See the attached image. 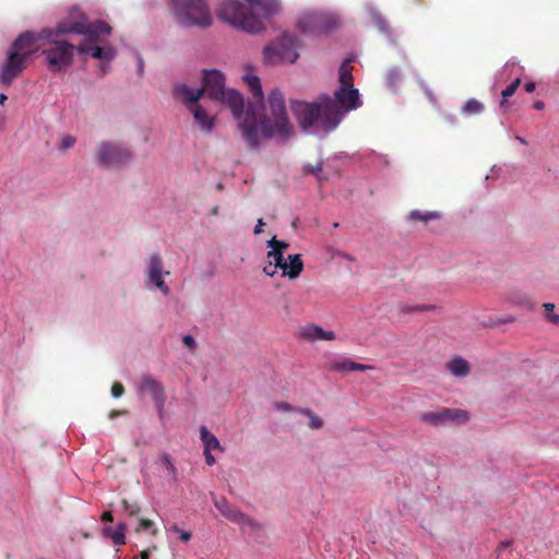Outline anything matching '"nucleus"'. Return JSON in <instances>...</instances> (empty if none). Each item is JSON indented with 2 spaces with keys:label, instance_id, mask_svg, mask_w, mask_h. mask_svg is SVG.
I'll return each instance as SVG.
<instances>
[{
  "label": "nucleus",
  "instance_id": "0e129e2a",
  "mask_svg": "<svg viewBox=\"0 0 559 559\" xmlns=\"http://www.w3.org/2000/svg\"><path fill=\"white\" fill-rule=\"evenodd\" d=\"M515 139L523 145L527 144L526 140L520 135H516Z\"/></svg>",
  "mask_w": 559,
  "mask_h": 559
},
{
  "label": "nucleus",
  "instance_id": "69168bd1",
  "mask_svg": "<svg viewBox=\"0 0 559 559\" xmlns=\"http://www.w3.org/2000/svg\"><path fill=\"white\" fill-rule=\"evenodd\" d=\"M218 211H219V207L216 205V206H214V207L211 210V214H212V215H217V214H218Z\"/></svg>",
  "mask_w": 559,
  "mask_h": 559
},
{
  "label": "nucleus",
  "instance_id": "8fccbe9b",
  "mask_svg": "<svg viewBox=\"0 0 559 559\" xmlns=\"http://www.w3.org/2000/svg\"><path fill=\"white\" fill-rule=\"evenodd\" d=\"M277 269H280V266H276V263L270 261L269 264L263 267V273L273 277L276 274Z\"/></svg>",
  "mask_w": 559,
  "mask_h": 559
},
{
  "label": "nucleus",
  "instance_id": "aec40b11",
  "mask_svg": "<svg viewBox=\"0 0 559 559\" xmlns=\"http://www.w3.org/2000/svg\"><path fill=\"white\" fill-rule=\"evenodd\" d=\"M174 96L180 99L189 108V106L200 105L198 100L204 94L202 88H192L186 84H178L174 87Z\"/></svg>",
  "mask_w": 559,
  "mask_h": 559
},
{
  "label": "nucleus",
  "instance_id": "9b49d317",
  "mask_svg": "<svg viewBox=\"0 0 559 559\" xmlns=\"http://www.w3.org/2000/svg\"><path fill=\"white\" fill-rule=\"evenodd\" d=\"M418 418L426 425L441 427L452 424H464L469 419V414L461 408L440 407L435 411L423 412Z\"/></svg>",
  "mask_w": 559,
  "mask_h": 559
},
{
  "label": "nucleus",
  "instance_id": "2eb2a0df",
  "mask_svg": "<svg viewBox=\"0 0 559 559\" xmlns=\"http://www.w3.org/2000/svg\"><path fill=\"white\" fill-rule=\"evenodd\" d=\"M26 61L8 50V57L0 69V83L10 85L25 69Z\"/></svg>",
  "mask_w": 559,
  "mask_h": 559
},
{
  "label": "nucleus",
  "instance_id": "37998d69",
  "mask_svg": "<svg viewBox=\"0 0 559 559\" xmlns=\"http://www.w3.org/2000/svg\"><path fill=\"white\" fill-rule=\"evenodd\" d=\"M274 408L277 411V412H286V413H298V409L300 407H296V406H293L292 404L289 403H286V402H277L274 404Z\"/></svg>",
  "mask_w": 559,
  "mask_h": 559
},
{
  "label": "nucleus",
  "instance_id": "2f4dec72",
  "mask_svg": "<svg viewBox=\"0 0 559 559\" xmlns=\"http://www.w3.org/2000/svg\"><path fill=\"white\" fill-rule=\"evenodd\" d=\"M160 465L165 467L166 472H167V477H169V479L171 481H176L177 480V477H178V471H177V467L174 465V463L171 462V457L169 454L165 453L162 455L160 457V461H159Z\"/></svg>",
  "mask_w": 559,
  "mask_h": 559
},
{
  "label": "nucleus",
  "instance_id": "79ce46f5",
  "mask_svg": "<svg viewBox=\"0 0 559 559\" xmlns=\"http://www.w3.org/2000/svg\"><path fill=\"white\" fill-rule=\"evenodd\" d=\"M401 311L403 312H412V311H426L435 309V306H425V305H416V306H409L406 304L401 305Z\"/></svg>",
  "mask_w": 559,
  "mask_h": 559
},
{
  "label": "nucleus",
  "instance_id": "f03ea898",
  "mask_svg": "<svg viewBox=\"0 0 559 559\" xmlns=\"http://www.w3.org/2000/svg\"><path fill=\"white\" fill-rule=\"evenodd\" d=\"M202 81L204 94L210 99L226 104L230 108L248 146L253 150L258 148L259 139L255 111L260 106L249 104L245 108L243 96L236 90H227L225 87V76L219 70H204Z\"/></svg>",
  "mask_w": 559,
  "mask_h": 559
},
{
  "label": "nucleus",
  "instance_id": "9d476101",
  "mask_svg": "<svg viewBox=\"0 0 559 559\" xmlns=\"http://www.w3.org/2000/svg\"><path fill=\"white\" fill-rule=\"evenodd\" d=\"M169 271L164 269L163 258L159 253L154 252L148 257L144 271V283L148 289H156L163 296L170 294V288L166 284L164 276L169 275Z\"/></svg>",
  "mask_w": 559,
  "mask_h": 559
},
{
  "label": "nucleus",
  "instance_id": "e2e57ef3",
  "mask_svg": "<svg viewBox=\"0 0 559 559\" xmlns=\"http://www.w3.org/2000/svg\"><path fill=\"white\" fill-rule=\"evenodd\" d=\"M7 99H8V96L3 93H0V105L3 106Z\"/></svg>",
  "mask_w": 559,
  "mask_h": 559
},
{
  "label": "nucleus",
  "instance_id": "09e8293b",
  "mask_svg": "<svg viewBox=\"0 0 559 559\" xmlns=\"http://www.w3.org/2000/svg\"><path fill=\"white\" fill-rule=\"evenodd\" d=\"M182 343L190 350H193L197 347V342H195L194 337L190 334L183 335Z\"/></svg>",
  "mask_w": 559,
  "mask_h": 559
},
{
  "label": "nucleus",
  "instance_id": "5fc2aeb1",
  "mask_svg": "<svg viewBox=\"0 0 559 559\" xmlns=\"http://www.w3.org/2000/svg\"><path fill=\"white\" fill-rule=\"evenodd\" d=\"M205 462L209 466H212L215 463V457L212 454V451L204 452Z\"/></svg>",
  "mask_w": 559,
  "mask_h": 559
},
{
  "label": "nucleus",
  "instance_id": "dca6fc26",
  "mask_svg": "<svg viewBox=\"0 0 559 559\" xmlns=\"http://www.w3.org/2000/svg\"><path fill=\"white\" fill-rule=\"evenodd\" d=\"M139 390L147 392L153 399L157 409L163 411L165 405V392L163 385L150 374H144L139 383Z\"/></svg>",
  "mask_w": 559,
  "mask_h": 559
},
{
  "label": "nucleus",
  "instance_id": "0eeeda50",
  "mask_svg": "<svg viewBox=\"0 0 559 559\" xmlns=\"http://www.w3.org/2000/svg\"><path fill=\"white\" fill-rule=\"evenodd\" d=\"M298 47L297 37L285 33L264 47L263 61L270 66L295 63L299 58Z\"/></svg>",
  "mask_w": 559,
  "mask_h": 559
},
{
  "label": "nucleus",
  "instance_id": "c756f323",
  "mask_svg": "<svg viewBox=\"0 0 559 559\" xmlns=\"http://www.w3.org/2000/svg\"><path fill=\"white\" fill-rule=\"evenodd\" d=\"M298 414L308 417V426L311 429L319 430L323 427V420L310 408L301 407L298 409Z\"/></svg>",
  "mask_w": 559,
  "mask_h": 559
},
{
  "label": "nucleus",
  "instance_id": "a19ab883",
  "mask_svg": "<svg viewBox=\"0 0 559 559\" xmlns=\"http://www.w3.org/2000/svg\"><path fill=\"white\" fill-rule=\"evenodd\" d=\"M510 301L513 305H515L518 307H522V308H524L526 310H530V311H532L534 309L533 301L528 297H526V296L520 297L518 299H510Z\"/></svg>",
  "mask_w": 559,
  "mask_h": 559
},
{
  "label": "nucleus",
  "instance_id": "1a4fd4ad",
  "mask_svg": "<svg viewBox=\"0 0 559 559\" xmlns=\"http://www.w3.org/2000/svg\"><path fill=\"white\" fill-rule=\"evenodd\" d=\"M340 16L331 11L308 10L298 19L297 27L305 34H323L337 27Z\"/></svg>",
  "mask_w": 559,
  "mask_h": 559
},
{
  "label": "nucleus",
  "instance_id": "c85d7f7f",
  "mask_svg": "<svg viewBox=\"0 0 559 559\" xmlns=\"http://www.w3.org/2000/svg\"><path fill=\"white\" fill-rule=\"evenodd\" d=\"M440 218V213L437 211H419L413 210L408 214V219L412 222H428L431 219Z\"/></svg>",
  "mask_w": 559,
  "mask_h": 559
},
{
  "label": "nucleus",
  "instance_id": "a18cd8bd",
  "mask_svg": "<svg viewBox=\"0 0 559 559\" xmlns=\"http://www.w3.org/2000/svg\"><path fill=\"white\" fill-rule=\"evenodd\" d=\"M515 321V317L513 316H508L506 318H502V319H498V320H490L489 323L487 324L488 326H497V325H500V324H508V323H513Z\"/></svg>",
  "mask_w": 559,
  "mask_h": 559
},
{
  "label": "nucleus",
  "instance_id": "680f3d73",
  "mask_svg": "<svg viewBox=\"0 0 559 559\" xmlns=\"http://www.w3.org/2000/svg\"><path fill=\"white\" fill-rule=\"evenodd\" d=\"M511 543H512L511 540H506V542L500 543L499 548H498L499 552H500L502 549H504V548L509 547V546L511 545Z\"/></svg>",
  "mask_w": 559,
  "mask_h": 559
},
{
  "label": "nucleus",
  "instance_id": "6e6552de",
  "mask_svg": "<svg viewBox=\"0 0 559 559\" xmlns=\"http://www.w3.org/2000/svg\"><path fill=\"white\" fill-rule=\"evenodd\" d=\"M132 158L128 146L120 142L104 140L100 141L94 154L95 163L100 168H120Z\"/></svg>",
  "mask_w": 559,
  "mask_h": 559
},
{
  "label": "nucleus",
  "instance_id": "a211bd4d",
  "mask_svg": "<svg viewBox=\"0 0 559 559\" xmlns=\"http://www.w3.org/2000/svg\"><path fill=\"white\" fill-rule=\"evenodd\" d=\"M298 336L307 342L332 341L335 338L333 331H325L320 325L308 323L299 329Z\"/></svg>",
  "mask_w": 559,
  "mask_h": 559
},
{
  "label": "nucleus",
  "instance_id": "f3484780",
  "mask_svg": "<svg viewBox=\"0 0 559 559\" xmlns=\"http://www.w3.org/2000/svg\"><path fill=\"white\" fill-rule=\"evenodd\" d=\"M87 17L86 15L76 7H73L69 10L67 16L61 19L55 28H51L52 32H56L60 35L64 34H76L74 29L76 23L86 24Z\"/></svg>",
  "mask_w": 559,
  "mask_h": 559
},
{
  "label": "nucleus",
  "instance_id": "c9c22d12",
  "mask_svg": "<svg viewBox=\"0 0 559 559\" xmlns=\"http://www.w3.org/2000/svg\"><path fill=\"white\" fill-rule=\"evenodd\" d=\"M543 307L546 311V319L550 323L559 326V314L554 312V310L556 308L555 304L554 302H544Z\"/></svg>",
  "mask_w": 559,
  "mask_h": 559
},
{
  "label": "nucleus",
  "instance_id": "5701e85b",
  "mask_svg": "<svg viewBox=\"0 0 559 559\" xmlns=\"http://www.w3.org/2000/svg\"><path fill=\"white\" fill-rule=\"evenodd\" d=\"M243 80H245L246 84L248 85L249 90L251 91L252 96L254 98V100H252V102L249 100L247 103V105H245V108L249 104L261 106L255 111V115H257L263 108V99H264V95H263V91H262V85H261L260 79H259V76H257L254 74H247V75H245Z\"/></svg>",
  "mask_w": 559,
  "mask_h": 559
},
{
  "label": "nucleus",
  "instance_id": "f704fd0d",
  "mask_svg": "<svg viewBox=\"0 0 559 559\" xmlns=\"http://www.w3.org/2000/svg\"><path fill=\"white\" fill-rule=\"evenodd\" d=\"M462 110L465 115H468V116L478 115L484 110V105L475 98H469L466 100Z\"/></svg>",
  "mask_w": 559,
  "mask_h": 559
},
{
  "label": "nucleus",
  "instance_id": "3c124183",
  "mask_svg": "<svg viewBox=\"0 0 559 559\" xmlns=\"http://www.w3.org/2000/svg\"><path fill=\"white\" fill-rule=\"evenodd\" d=\"M123 392H124V389L121 383L115 382L112 384L111 394L114 397L118 399V397L122 396Z\"/></svg>",
  "mask_w": 559,
  "mask_h": 559
},
{
  "label": "nucleus",
  "instance_id": "a878e982",
  "mask_svg": "<svg viewBox=\"0 0 559 559\" xmlns=\"http://www.w3.org/2000/svg\"><path fill=\"white\" fill-rule=\"evenodd\" d=\"M367 9L379 31L383 33L391 43H395L394 32L389 26L386 20L372 5H368Z\"/></svg>",
  "mask_w": 559,
  "mask_h": 559
},
{
  "label": "nucleus",
  "instance_id": "423d86ee",
  "mask_svg": "<svg viewBox=\"0 0 559 559\" xmlns=\"http://www.w3.org/2000/svg\"><path fill=\"white\" fill-rule=\"evenodd\" d=\"M217 15L236 28L250 34H258L264 29L262 19L237 0L224 1L217 10Z\"/></svg>",
  "mask_w": 559,
  "mask_h": 559
},
{
  "label": "nucleus",
  "instance_id": "bf43d9fd",
  "mask_svg": "<svg viewBox=\"0 0 559 559\" xmlns=\"http://www.w3.org/2000/svg\"><path fill=\"white\" fill-rule=\"evenodd\" d=\"M533 107L536 110H542L545 107V104L542 100H538L533 104Z\"/></svg>",
  "mask_w": 559,
  "mask_h": 559
},
{
  "label": "nucleus",
  "instance_id": "4468645a",
  "mask_svg": "<svg viewBox=\"0 0 559 559\" xmlns=\"http://www.w3.org/2000/svg\"><path fill=\"white\" fill-rule=\"evenodd\" d=\"M78 52L80 55H90L93 59H98L103 61V63L99 66L100 75H105L108 73L110 69L108 63L111 62L117 56V50L111 45H107L104 47L80 45L78 46Z\"/></svg>",
  "mask_w": 559,
  "mask_h": 559
},
{
  "label": "nucleus",
  "instance_id": "412c9836",
  "mask_svg": "<svg viewBox=\"0 0 559 559\" xmlns=\"http://www.w3.org/2000/svg\"><path fill=\"white\" fill-rule=\"evenodd\" d=\"M504 70H510L511 73L516 74V78L502 91V100L500 103V106L503 107L507 103V99L511 97L516 90L519 88L521 84V74H522V68L513 60H510L506 63Z\"/></svg>",
  "mask_w": 559,
  "mask_h": 559
},
{
  "label": "nucleus",
  "instance_id": "e433bc0d",
  "mask_svg": "<svg viewBox=\"0 0 559 559\" xmlns=\"http://www.w3.org/2000/svg\"><path fill=\"white\" fill-rule=\"evenodd\" d=\"M401 80V71L397 68H392L386 74V84L390 88H395Z\"/></svg>",
  "mask_w": 559,
  "mask_h": 559
},
{
  "label": "nucleus",
  "instance_id": "cd10ccee",
  "mask_svg": "<svg viewBox=\"0 0 559 559\" xmlns=\"http://www.w3.org/2000/svg\"><path fill=\"white\" fill-rule=\"evenodd\" d=\"M449 371L459 378H464L469 373V364L462 357H456L448 362Z\"/></svg>",
  "mask_w": 559,
  "mask_h": 559
},
{
  "label": "nucleus",
  "instance_id": "338daca9",
  "mask_svg": "<svg viewBox=\"0 0 559 559\" xmlns=\"http://www.w3.org/2000/svg\"><path fill=\"white\" fill-rule=\"evenodd\" d=\"M342 257H343L344 259H346V260H349V261H352V260H353V258H352L348 253H343V254H342Z\"/></svg>",
  "mask_w": 559,
  "mask_h": 559
},
{
  "label": "nucleus",
  "instance_id": "58836bf2",
  "mask_svg": "<svg viewBox=\"0 0 559 559\" xmlns=\"http://www.w3.org/2000/svg\"><path fill=\"white\" fill-rule=\"evenodd\" d=\"M136 531L138 532L147 531L152 534H156V532H157L155 523L153 521L146 520V519L139 520V525L136 527Z\"/></svg>",
  "mask_w": 559,
  "mask_h": 559
},
{
  "label": "nucleus",
  "instance_id": "f257e3e1",
  "mask_svg": "<svg viewBox=\"0 0 559 559\" xmlns=\"http://www.w3.org/2000/svg\"><path fill=\"white\" fill-rule=\"evenodd\" d=\"M362 105L358 88L338 86L333 94H321L314 102L290 100V109L300 129L323 138L334 131L344 117Z\"/></svg>",
  "mask_w": 559,
  "mask_h": 559
},
{
  "label": "nucleus",
  "instance_id": "de8ad7c7",
  "mask_svg": "<svg viewBox=\"0 0 559 559\" xmlns=\"http://www.w3.org/2000/svg\"><path fill=\"white\" fill-rule=\"evenodd\" d=\"M124 511L128 513L129 516L136 515L140 511V508L136 504H131L127 501L122 502Z\"/></svg>",
  "mask_w": 559,
  "mask_h": 559
},
{
  "label": "nucleus",
  "instance_id": "bb28decb",
  "mask_svg": "<svg viewBox=\"0 0 559 559\" xmlns=\"http://www.w3.org/2000/svg\"><path fill=\"white\" fill-rule=\"evenodd\" d=\"M126 530L124 523H119L115 528L106 526L103 533L106 537L110 538L116 546H121L126 543Z\"/></svg>",
  "mask_w": 559,
  "mask_h": 559
},
{
  "label": "nucleus",
  "instance_id": "f8f14e48",
  "mask_svg": "<svg viewBox=\"0 0 559 559\" xmlns=\"http://www.w3.org/2000/svg\"><path fill=\"white\" fill-rule=\"evenodd\" d=\"M214 506L224 518L239 525L240 530L246 534H253L262 528V525L259 522L239 511L224 497L214 498Z\"/></svg>",
  "mask_w": 559,
  "mask_h": 559
},
{
  "label": "nucleus",
  "instance_id": "ea45409f",
  "mask_svg": "<svg viewBox=\"0 0 559 559\" xmlns=\"http://www.w3.org/2000/svg\"><path fill=\"white\" fill-rule=\"evenodd\" d=\"M267 258L273 263H276V266H282V261L284 260V254L282 250H278V248L273 247V250H270L267 252Z\"/></svg>",
  "mask_w": 559,
  "mask_h": 559
},
{
  "label": "nucleus",
  "instance_id": "6ab92c4d",
  "mask_svg": "<svg viewBox=\"0 0 559 559\" xmlns=\"http://www.w3.org/2000/svg\"><path fill=\"white\" fill-rule=\"evenodd\" d=\"M73 31H75L78 35H85L91 41H94L95 38L102 34L109 35L111 27L106 22L98 20L93 23L87 21L86 24L76 23Z\"/></svg>",
  "mask_w": 559,
  "mask_h": 559
},
{
  "label": "nucleus",
  "instance_id": "864d4df0",
  "mask_svg": "<svg viewBox=\"0 0 559 559\" xmlns=\"http://www.w3.org/2000/svg\"><path fill=\"white\" fill-rule=\"evenodd\" d=\"M264 225H265V223H264L263 218H259V219H258V222H257V225H255V227H254L253 233H254L255 235L261 234V233L263 231V229H262V228H263V226H264Z\"/></svg>",
  "mask_w": 559,
  "mask_h": 559
},
{
  "label": "nucleus",
  "instance_id": "b1692460",
  "mask_svg": "<svg viewBox=\"0 0 559 559\" xmlns=\"http://www.w3.org/2000/svg\"><path fill=\"white\" fill-rule=\"evenodd\" d=\"M189 110L193 115L195 122L200 126L201 130L204 132H211L214 124V118L210 117V115L205 111V109L201 106H189Z\"/></svg>",
  "mask_w": 559,
  "mask_h": 559
},
{
  "label": "nucleus",
  "instance_id": "393cba45",
  "mask_svg": "<svg viewBox=\"0 0 559 559\" xmlns=\"http://www.w3.org/2000/svg\"><path fill=\"white\" fill-rule=\"evenodd\" d=\"M200 439L203 444V452H224V448L222 447L219 440L205 426H201L200 428Z\"/></svg>",
  "mask_w": 559,
  "mask_h": 559
},
{
  "label": "nucleus",
  "instance_id": "6e6d98bb",
  "mask_svg": "<svg viewBox=\"0 0 559 559\" xmlns=\"http://www.w3.org/2000/svg\"><path fill=\"white\" fill-rule=\"evenodd\" d=\"M102 521H104V522H112L114 518H112L111 512H109V511L104 512L102 514Z\"/></svg>",
  "mask_w": 559,
  "mask_h": 559
},
{
  "label": "nucleus",
  "instance_id": "774afa93",
  "mask_svg": "<svg viewBox=\"0 0 559 559\" xmlns=\"http://www.w3.org/2000/svg\"><path fill=\"white\" fill-rule=\"evenodd\" d=\"M141 559H148V554L146 551H143L141 554Z\"/></svg>",
  "mask_w": 559,
  "mask_h": 559
},
{
  "label": "nucleus",
  "instance_id": "ddd939ff",
  "mask_svg": "<svg viewBox=\"0 0 559 559\" xmlns=\"http://www.w3.org/2000/svg\"><path fill=\"white\" fill-rule=\"evenodd\" d=\"M43 39H45V36H41V31L38 33L31 31L24 32L13 41L9 51L15 52L17 57L27 61V59L38 50L37 41Z\"/></svg>",
  "mask_w": 559,
  "mask_h": 559
},
{
  "label": "nucleus",
  "instance_id": "20e7f679",
  "mask_svg": "<svg viewBox=\"0 0 559 559\" xmlns=\"http://www.w3.org/2000/svg\"><path fill=\"white\" fill-rule=\"evenodd\" d=\"M41 36H45V40L49 45L41 50L48 70L52 72L66 71L73 63L78 47L60 39L59 36L61 35L52 32L51 28H44Z\"/></svg>",
  "mask_w": 559,
  "mask_h": 559
},
{
  "label": "nucleus",
  "instance_id": "4d7b16f0",
  "mask_svg": "<svg viewBox=\"0 0 559 559\" xmlns=\"http://www.w3.org/2000/svg\"><path fill=\"white\" fill-rule=\"evenodd\" d=\"M524 88L527 93H533L536 88V85L534 82H527L525 85H524Z\"/></svg>",
  "mask_w": 559,
  "mask_h": 559
},
{
  "label": "nucleus",
  "instance_id": "4c0bfd02",
  "mask_svg": "<svg viewBox=\"0 0 559 559\" xmlns=\"http://www.w3.org/2000/svg\"><path fill=\"white\" fill-rule=\"evenodd\" d=\"M76 139L72 135H63L58 144V148L62 152H66L74 146Z\"/></svg>",
  "mask_w": 559,
  "mask_h": 559
},
{
  "label": "nucleus",
  "instance_id": "4be33fe9",
  "mask_svg": "<svg viewBox=\"0 0 559 559\" xmlns=\"http://www.w3.org/2000/svg\"><path fill=\"white\" fill-rule=\"evenodd\" d=\"M280 269L282 270L283 276H287L290 280L297 278L304 270L301 255L298 253L289 254L286 260L284 259L282 261Z\"/></svg>",
  "mask_w": 559,
  "mask_h": 559
},
{
  "label": "nucleus",
  "instance_id": "13d9d810",
  "mask_svg": "<svg viewBox=\"0 0 559 559\" xmlns=\"http://www.w3.org/2000/svg\"><path fill=\"white\" fill-rule=\"evenodd\" d=\"M277 239H276V236H273L269 241H267V247L271 248V250H273V247H277Z\"/></svg>",
  "mask_w": 559,
  "mask_h": 559
},
{
  "label": "nucleus",
  "instance_id": "473e14b6",
  "mask_svg": "<svg viewBox=\"0 0 559 559\" xmlns=\"http://www.w3.org/2000/svg\"><path fill=\"white\" fill-rule=\"evenodd\" d=\"M322 167H323L322 160L319 162L314 166L311 164H305L302 167V173L305 175H313L319 182H322V181L326 180V177L323 175Z\"/></svg>",
  "mask_w": 559,
  "mask_h": 559
},
{
  "label": "nucleus",
  "instance_id": "72a5a7b5",
  "mask_svg": "<svg viewBox=\"0 0 559 559\" xmlns=\"http://www.w3.org/2000/svg\"><path fill=\"white\" fill-rule=\"evenodd\" d=\"M352 362L347 357H336L330 360V367L335 371H352Z\"/></svg>",
  "mask_w": 559,
  "mask_h": 559
},
{
  "label": "nucleus",
  "instance_id": "7c9ffc66",
  "mask_svg": "<svg viewBox=\"0 0 559 559\" xmlns=\"http://www.w3.org/2000/svg\"><path fill=\"white\" fill-rule=\"evenodd\" d=\"M340 86H353L352 69L348 66V60L344 61L338 70Z\"/></svg>",
  "mask_w": 559,
  "mask_h": 559
},
{
  "label": "nucleus",
  "instance_id": "c03bdc74",
  "mask_svg": "<svg viewBox=\"0 0 559 559\" xmlns=\"http://www.w3.org/2000/svg\"><path fill=\"white\" fill-rule=\"evenodd\" d=\"M169 531L171 532H175L179 535V538L183 542V543H188L190 539H191V533L190 532H187V531H182L181 528H179L178 525L174 524L169 527Z\"/></svg>",
  "mask_w": 559,
  "mask_h": 559
},
{
  "label": "nucleus",
  "instance_id": "49530a36",
  "mask_svg": "<svg viewBox=\"0 0 559 559\" xmlns=\"http://www.w3.org/2000/svg\"><path fill=\"white\" fill-rule=\"evenodd\" d=\"M134 58H135V62H136V72H138V75L139 76H142L143 73H144V59L143 57L141 56V53L139 52H134Z\"/></svg>",
  "mask_w": 559,
  "mask_h": 559
},
{
  "label": "nucleus",
  "instance_id": "052dcab7",
  "mask_svg": "<svg viewBox=\"0 0 559 559\" xmlns=\"http://www.w3.org/2000/svg\"><path fill=\"white\" fill-rule=\"evenodd\" d=\"M287 247H288V243H287V242H285L284 240H278V241H277V247H276V248H278V250H282V251H283V250H284V249H286Z\"/></svg>",
  "mask_w": 559,
  "mask_h": 559
},
{
  "label": "nucleus",
  "instance_id": "39448f33",
  "mask_svg": "<svg viewBox=\"0 0 559 559\" xmlns=\"http://www.w3.org/2000/svg\"><path fill=\"white\" fill-rule=\"evenodd\" d=\"M176 22L182 27L206 28L212 25V15L205 0H170Z\"/></svg>",
  "mask_w": 559,
  "mask_h": 559
},
{
  "label": "nucleus",
  "instance_id": "7ed1b4c3",
  "mask_svg": "<svg viewBox=\"0 0 559 559\" xmlns=\"http://www.w3.org/2000/svg\"><path fill=\"white\" fill-rule=\"evenodd\" d=\"M267 107L271 117L263 115L264 107L257 114L258 139L287 140L294 134V127L288 120L285 96L280 88H273L269 94Z\"/></svg>",
  "mask_w": 559,
  "mask_h": 559
},
{
  "label": "nucleus",
  "instance_id": "603ef678",
  "mask_svg": "<svg viewBox=\"0 0 559 559\" xmlns=\"http://www.w3.org/2000/svg\"><path fill=\"white\" fill-rule=\"evenodd\" d=\"M370 369H373L370 365L358 364L355 361L352 362V371H366Z\"/></svg>",
  "mask_w": 559,
  "mask_h": 559
}]
</instances>
